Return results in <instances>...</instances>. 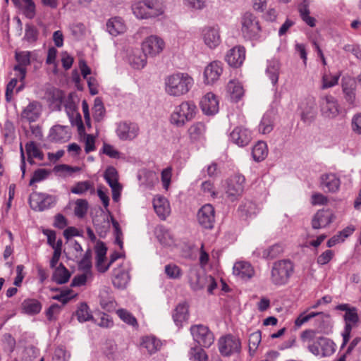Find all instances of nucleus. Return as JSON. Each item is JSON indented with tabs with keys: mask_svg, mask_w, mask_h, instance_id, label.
Instances as JSON below:
<instances>
[{
	"mask_svg": "<svg viewBox=\"0 0 361 361\" xmlns=\"http://www.w3.org/2000/svg\"><path fill=\"white\" fill-rule=\"evenodd\" d=\"M194 80L188 73H178L169 75L164 80L166 94L172 97H180L187 94L192 88Z\"/></svg>",
	"mask_w": 361,
	"mask_h": 361,
	"instance_id": "nucleus-1",
	"label": "nucleus"
},
{
	"mask_svg": "<svg viewBox=\"0 0 361 361\" xmlns=\"http://www.w3.org/2000/svg\"><path fill=\"white\" fill-rule=\"evenodd\" d=\"M294 271L293 263L290 259L274 262L271 269L270 280L275 286L286 284Z\"/></svg>",
	"mask_w": 361,
	"mask_h": 361,
	"instance_id": "nucleus-2",
	"label": "nucleus"
},
{
	"mask_svg": "<svg viewBox=\"0 0 361 361\" xmlns=\"http://www.w3.org/2000/svg\"><path fill=\"white\" fill-rule=\"evenodd\" d=\"M196 110L197 107L192 102H183L175 108L170 121L177 127H182L195 117Z\"/></svg>",
	"mask_w": 361,
	"mask_h": 361,
	"instance_id": "nucleus-3",
	"label": "nucleus"
},
{
	"mask_svg": "<svg viewBox=\"0 0 361 361\" xmlns=\"http://www.w3.org/2000/svg\"><path fill=\"white\" fill-rule=\"evenodd\" d=\"M309 351L316 356L326 357L335 352V343L328 338L319 336L307 345Z\"/></svg>",
	"mask_w": 361,
	"mask_h": 361,
	"instance_id": "nucleus-4",
	"label": "nucleus"
},
{
	"mask_svg": "<svg viewBox=\"0 0 361 361\" xmlns=\"http://www.w3.org/2000/svg\"><path fill=\"white\" fill-rule=\"evenodd\" d=\"M190 332L193 340L204 348H209L214 341V336L209 328L202 324L192 325L190 327Z\"/></svg>",
	"mask_w": 361,
	"mask_h": 361,
	"instance_id": "nucleus-5",
	"label": "nucleus"
},
{
	"mask_svg": "<svg viewBox=\"0 0 361 361\" xmlns=\"http://www.w3.org/2000/svg\"><path fill=\"white\" fill-rule=\"evenodd\" d=\"M241 31L243 37L247 39H253L257 37L261 28L257 18L251 13H245L241 19Z\"/></svg>",
	"mask_w": 361,
	"mask_h": 361,
	"instance_id": "nucleus-6",
	"label": "nucleus"
},
{
	"mask_svg": "<svg viewBox=\"0 0 361 361\" xmlns=\"http://www.w3.org/2000/svg\"><path fill=\"white\" fill-rule=\"evenodd\" d=\"M29 200L32 209L42 212L54 207L56 197L49 194L34 192L30 195Z\"/></svg>",
	"mask_w": 361,
	"mask_h": 361,
	"instance_id": "nucleus-7",
	"label": "nucleus"
},
{
	"mask_svg": "<svg viewBox=\"0 0 361 361\" xmlns=\"http://www.w3.org/2000/svg\"><path fill=\"white\" fill-rule=\"evenodd\" d=\"M218 345L220 353L226 357L238 353L241 350L240 339L231 334L221 337L218 341Z\"/></svg>",
	"mask_w": 361,
	"mask_h": 361,
	"instance_id": "nucleus-8",
	"label": "nucleus"
},
{
	"mask_svg": "<svg viewBox=\"0 0 361 361\" xmlns=\"http://www.w3.org/2000/svg\"><path fill=\"white\" fill-rule=\"evenodd\" d=\"M36 59L35 54L30 51H16L15 59L17 64L14 66L13 70L19 73L18 77L20 81L23 82L27 73L26 67L31 63V61Z\"/></svg>",
	"mask_w": 361,
	"mask_h": 361,
	"instance_id": "nucleus-9",
	"label": "nucleus"
},
{
	"mask_svg": "<svg viewBox=\"0 0 361 361\" xmlns=\"http://www.w3.org/2000/svg\"><path fill=\"white\" fill-rule=\"evenodd\" d=\"M319 107L322 114L326 118H333L339 114V105L337 99L330 94L321 96Z\"/></svg>",
	"mask_w": 361,
	"mask_h": 361,
	"instance_id": "nucleus-10",
	"label": "nucleus"
},
{
	"mask_svg": "<svg viewBox=\"0 0 361 361\" xmlns=\"http://www.w3.org/2000/svg\"><path fill=\"white\" fill-rule=\"evenodd\" d=\"M245 182V178L241 174H235L228 179L226 194L231 201L235 200L242 195Z\"/></svg>",
	"mask_w": 361,
	"mask_h": 361,
	"instance_id": "nucleus-11",
	"label": "nucleus"
},
{
	"mask_svg": "<svg viewBox=\"0 0 361 361\" xmlns=\"http://www.w3.org/2000/svg\"><path fill=\"white\" fill-rule=\"evenodd\" d=\"M165 43L164 40L157 35L147 37L142 43V49L148 56L154 57L159 54L164 49Z\"/></svg>",
	"mask_w": 361,
	"mask_h": 361,
	"instance_id": "nucleus-12",
	"label": "nucleus"
},
{
	"mask_svg": "<svg viewBox=\"0 0 361 361\" xmlns=\"http://www.w3.org/2000/svg\"><path fill=\"white\" fill-rule=\"evenodd\" d=\"M199 224L205 229H212L215 223V210L210 204L203 205L197 214Z\"/></svg>",
	"mask_w": 361,
	"mask_h": 361,
	"instance_id": "nucleus-13",
	"label": "nucleus"
},
{
	"mask_svg": "<svg viewBox=\"0 0 361 361\" xmlns=\"http://www.w3.org/2000/svg\"><path fill=\"white\" fill-rule=\"evenodd\" d=\"M139 127L135 123L121 122L116 128V135L122 140H132L139 133Z\"/></svg>",
	"mask_w": 361,
	"mask_h": 361,
	"instance_id": "nucleus-14",
	"label": "nucleus"
},
{
	"mask_svg": "<svg viewBox=\"0 0 361 361\" xmlns=\"http://www.w3.org/2000/svg\"><path fill=\"white\" fill-rule=\"evenodd\" d=\"M301 120L306 123L314 121L317 115L316 101L314 97L306 98L300 104Z\"/></svg>",
	"mask_w": 361,
	"mask_h": 361,
	"instance_id": "nucleus-15",
	"label": "nucleus"
},
{
	"mask_svg": "<svg viewBox=\"0 0 361 361\" xmlns=\"http://www.w3.org/2000/svg\"><path fill=\"white\" fill-rule=\"evenodd\" d=\"M202 38L204 44L210 49H215L221 43V36L218 26H207L202 29Z\"/></svg>",
	"mask_w": 361,
	"mask_h": 361,
	"instance_id": "nucleus-16",
	"label": "nucleus"
},
{
	"mask_svg": "<svg viewBox=\"0 0 361 361\" xmlns=\"http://www.w3.org/2000/svg\"><path fill=\"white\" fill-rule=\"evenodd\" d=\"M245 59V49L243 47H234L225 56V60L230 66L240 67Z\"/></svg>",
	"mask_w": 361,
	"mask_h": 361,
	"instance_id": "nucleus-17",
	"label": "nucleus"
},
{
	"mask_svg": "<svg viewBox=\"0 0 361 361\" xmlns=\"http://www.w3.org/2000/svg\"><path fill=\"white\" fill-rule=\"evenodd\" d=\"M231 141L240 147L247 145L252 140V133L247 128L238 126L230 134Z\"/></svg>",
	"mask_w": 361,
	"mask_h": 361,
	"instance_id": "nucleus-18",
	"label": "nucleus"
},
{
	"mask_svg": "<svg viewBox=\"0 0 361 361\" xmlns=\"http://www.w3.org/2000/svg\"><path fill=\"white\" fill-rule=\"evenodd\" d=\"M223 73L222 63L220 61H214L207 65L204 71L205 83L209 85L214 83L219 79Z\"/></svg>",
	"mask_w": 361,
	"mask_h": 361,
	"instance_id": "nucleus-19",
	"label": "nucleus"
},
{
	"mask_svg": "<svg viewBox=\"0 0 361 361\" xmlns=\"http://www.w3.org/2000/svg\"><path fill=\"white\" fill-rule=\"evenodd\" d=\"M202 111L207 115H214L219 111V101L215 94L209 92L200 101Z\"/></svg>",
	"mask_w": 361,
	"mask_h": 361,
	"instance_id": "nucleus-20",
	"label": "nucleus"
},
{
	"mask_svg": "<svg viewBox=\"0 0 361 361\" xmlns=\"http://www.w3.org/2000/svg\"><path fill=\"white\" fill-rule=\"evenodd\" d=\"M41 113V104L37 101H32L23 109L21 113V117L32 123L36 121L39 118Z\"/></svg>",
	"mask_w": 361,
	"mask_h": 361,
	"instance_id": "nucleus-21",
	"label": "nucleus"
},
{
	"mask_svg": "<svg viewBox=\"0 0 361 361\" xmlns=\"http://www.w3.org/2000/svg\"><path fill=\"white\" fill-rule=\"evenodd\" d=\"M188 281L193 290L202 289L208 281V277L201 274L197 269H190L188 273Z\"/></svg>",
	"mask_w": 361,
	"mask_h": 361,
	"instance_id": "nucleus-22",
	"label": "nucleus"
},
{
	"mask_svg": "<svg viewBox=\"0 0 361 361\" xmlns=\"http://www.w3.org/2000/svg\"><path fill=\"white\" fill-rule=\"evenodd\" d=\"M49 140L55 142H65L71 138L69 128L64 126H54L50 130Z\"/></svg>",
	"mask_w": 361,
	"mask_h": 361,
	"instance_id": "nucleus-23",
	"label": "nucleus"
},
{
	"mask_svg": "<svg viewBox=\"0 0 361 361\" xmlns=\"http://www.w3.org/2000/svg\"><path fill=\"white\" fill-rule=\"evenodd\" d=\"M334 214L329 210H319L312 220V226L314 229L326 227L333 221Z\"/></svg>",
	"mask_w": 361,
	"mask_h": 361,
	"instance_id": "nucleus-24",
	"label": "nucleus"
},
{
	"mask_svg": "<svg viewBox=\"0 0 361 361\" xmlns=\"http://www.w3.org/2000/svg\"><path fill=\"white\" fill-rule=\"evenodd\" d=\"M281 70V63L278 59L267 60L265 74L274 87L276 86Z\"/></svg>",
	"mask_w": 361,
	"mask_h": 361,
	"instance_id": "nucleus-25",
	"label": "nucleus"
},
{
	"mask_svg": "<svg viewBox=\"0 0 361 361\" xmlns=\"http://www.w3.org/2000/svg\"><path fill=\"white\" fill-rule=\"evenodd\" d=\"M321 188L325 192H335L340 186V180L334 173L324 174L321 176Z\"/></svg>",
	"mask_w": 361,
	"mask_h": 361,
	"instance_id": "nucleus-26",
	"label": "nucleus"
},
{
	"mask_svg": "<svg viewBox=\"0 0 361 361\" xmlns=\"http://www.w3.org/2000/svg\"><path fill=\"white\" fill-rule=\"evenodd\" d=\"M233 274L243 280H248L254 275V269L251 264L245 262H236L233 268Z\"/></svg>",
	"mask_w": 361,
	"mask_h": 361,
	"instance_id": "nucleus-27",
	"label": "nucleus"
},
{
	"mask_svg": "<svg viewBox=\"0 0 361 361\" xmlns=\"http://www.w3.org/2000/svg\"><path fill=\"white\" fill-rule=\"evenodd\" d=\"M147 56L141 49H134L128 56L130 64L135 69H142L147 64Z\"/></svg>",
	"mask_w": 361,
	"mask_h": 361,
	"instance_id": "nucleus-28",
	"label": "nucleus"
},
{
	"mask_svg": "<svg viewBox=\"0 0 361 361\" xmlns=\"http://www.w3.org/2000/svg\"><path fill=\"white\" fill-rule=\"evenodd\" d=\"M355 82L350 78L342 80V90L344 98L350 104H354L355 101Z\"/></svg>",
	"mask_w": 361,
	"mask_h": 361,
	"instance_id": "nucleus-29",
	"label": "nucleus"
},
{
	"mask_svg": "<svg viewBox=\"0 0 361 361\" xmlns=\"http://www.w3.org/2000/svg\"><path fill=\"white\" fill-rule=\"evenodd\" d=\"M153 207L156 214L161 219H165L170 214V206L168 200L163 197H158L153 200Z\"/></svg>",
	"mask_w": 361,
	"mask_h": 361,
	"instance_id": "nucleus-30",
	"label": "nucleus"
},
{
	"mask_svg": "<svg viewBox=\"0 0 361 361\" xmlns=\"http://www.w3.org/2000/svg\"><path fill=\"white\" fill-rule=\"evenodd\" d=\"M310 0H301L298 6V10L302 20L309 26L313 27L316 25V19L310 16Z\"/></svg>",
	"mask_w": 361,
	"mask_h": 361,
	"instance_id": "nucleus-31",
	"label": "nucleus"
},
{
	"mask_svg": "<svg viewBox=\"0 0 361 361\" xmlns=\"http://www.w3.org/2000/svg\"><path fill=\"white\" fill-rule=\"evenodd\" d=\"M147 18H156L164 12V6L160 0H145Z\"/></svg>",
	"mask_w": 361,
	"mask_h": 361,
	"instance_id": "nucleus-32",
	"label": "nucleus"
},
{
	"mask_svg": "<svg viewBox=\"0 0 361 361\" xmlns=\"http://www.w3.org/2000/svg\"><path fill=\"white\" fill-rule=\"evenodd\" d=\"M126 29L123 20L119 17L112 18L106 23V30L113 36L123 33Z\"/></svg>",
	"mask_w": 361,
	"mask_h": 361,
	"instance_id": "nucleus-33",
	"label": "nucleus"
},
{
	"mask_svg": "<svg viewBox=\"0 0 361 361\" xmlns=\"http://www.w3.org/2000/svg\"><path fill=\"white\" fill-rule=\"evenodd\" d=\"M335 310L345 312L344 320L345 322L356 324L359 320L357 309L355 307H350L348 304L343 303L338 305Z\"/></svg>",
	"mask_w": 361,
	"mask_h": 361,
	"instance_id": "nucleus-34",
	"label": "nucleus"
},
{
	"mask_svg": "<svg viewBox=\"0 0 361 361\" xmlns=\"http://www.w3.org/2000/svg\"><path fill=\"white\" fill-rule=\"evenodd\" d=\"M23 312L28 315H35L42 310L41 302L34 298L25 299L21 304Z\"/></svg>",
	"mask_w": 361,
	"mask_h": 361,
	"instance_id": "nucleus-35",
	"label": "nucleus"
},
{
	"mask_svg": "<svg viewBox=\"0 0 361 361\" xmlns=\"http://www.w3.org/2000/svg\"><path fill=\"white\" fill-rule=\"evenodd\" d=\"M172 317L176 326H182V323L188 318V306L187 303H179L174 310Z\"/></svg>",
	"mask_w": 361,
	"mask_h": 361,
	"instance_id": "nucleus-36",
	"label": "nucleus"
},
{
	"mask_svg": "<svg viewBox=\"0 0 361 361\" xmlns=\"http://www.w3.org/2000/svg\"><path fill=\"white\" fill-rule=\"evenodd\" d=\"M71 277L70 271L61 263L55 268L52 274V280L57 284H64L67 283Z\"/></svg>",
	"mask_w": 361,
	"mask_h": 361,
	"instance_id": "nucleus-37",
	"label": "nucleus"
},
{
	"mask_svg": "<svg viewBox=\"0 0 361 361\" xmlns=\"http://www.w3.org/2000/svg\"><path fill=\"white\" fill-rule=\"evenodd\" d=\"M226 90L231 99L235 102H238L244 93L242 85L238 81L231 80L227 85Z\"/></svg>",
	"mask_w": 361,
	"mask_h": 361,
	"instance_id": "nucleus-38",
	"label": "nucleus"
},
{
	"mask_svg": "<svg viewBox=\"0 0 361 361\" xmlns=\"http://www.w3.org/2000/svg\"><path fill=\"white\" fill-rule=\"evenodd\" d=\"M96 258L97 266L99 271L105 272L108 269V267H103L102 263L104 261L107 248L104 243L98 242L96 245Z\"/></svg>",
	"mask_w": 361,
	"mask_h": 361,
	"instance_id": "nucleus-39",
	"label": "nucleus"
},
{
	"mask_svg": "<svg viewBox=\"0 0 361 361\" xmlns=\"http://www.w3.org/2000/svg\"><path fill=\"white\" fill-rule=\"evenodd\" d=\"M274 127V116L272 112H266L259 125V131L262 134H268L272 131Z\"/></svg>",
	"mask_w": 361,
	"mask_h": 361,
	"instance_id": "nucleus-40",
	"label": "nucleus"
},
{
	"mask_svg": "<svg viewBox=\"0 0 361 361\" xmlns=\"http://www.w3.org/2000/svg\"><path fill=\"white\" fill-rule=\"evenodd\" d=\"M252 157L256 161L264 160L268 154V149L266 142L259 141L252 148Z\"/></svg>",
	"mask_w": 361,
	"mask_h": 361,
	"instance_id": "nucleus-41",
	"label": "nucleus"
},
{
	"mask_svg": "<svg viewBox=\"0 0 361 361\" xmlns=\"http://www.w3.org/2000/svg\"><path fill=\"white\" fill-rule=\"evenodd\" d=\"M15 4H19L24 15L29 19L35 15V5L32 0H12Z\"/></svg>",
	"mask_w": 361,
	"mask_h": 361,
	"instance_id": "nucleus-42",
	"label": "nucleus"
},
{
	"mask_svg": "<svg viewBox=\"0 0 361 361\" xmlns=\"http://www.w3.org/2000/svg\"><path fill=\"white\" fill-rule=\"evenodd\" d=\"M205 133V126L201 122H197L192 125L188 129V133L192 140H200L204 137Z\"/></svg>",
	"mask_w": 361,
	"mask_h": 361,
	"instance_id": "nucleus-43",
	"label": "nucleus"
},
{
	"mask_svg": "<svg viewBox=\"0 0 361 361\" xmlns=\"http://www.w3.org/2000/svg\"><path fill=\"white\" fill-rule=\"evenodd\" d=\"M26 152L28 156V161L32 164L34 163L32 158H37L39 160L44 159L43 153L39 149L33 141H30L25 145Z\"/></svg>",
	"mask_w": 361,
	"mask_h": 361,
	"instance_id": "nucleus-44",
	"label": "nucleus"
},
{
	"mask_svg": "<svg viewBox=\"0 0 361 361\" xmlns=\"http://www.w3.org/2000/svg\"><path fill=\"white\" fill-rule=\"evenodd\" d=\"M257 210L256 204L249 200L243 202L238 208L240 215L242 216H245L246 218L255 215Z\"/></svg>",
	"mask_w": 361,
	"mask_h": 361,
	"instance_id": "nucleus-45",
	"label": "nucleus"
},
{
	"mask_svg": "<svg viewBox=\"0 0 361 361\" xmlns=\"http://www.w3.org/2000/svg\"><path fill=\"white\" fill-rule=\"evenodd\" d=\"M142 345L149 353H156L161 347V341L154 336H146L143 338Z\"/></svg>",
	"mask_w": 361,
	"mask_h": 361,
	"instance_id": "nucleus-46",
	"label": "nucleus"
},
{
	"mask_svg": "<svg viewBox=\"0 0 361 361\" xmlns=\"http://www.w3.org/2000/svg\"><path fill=\"white\" fill-rule=\"evenodd\" d=\"M156 235L161 244L169 246L173 243V238L170 232L164 226H159L156 229Z\"/></svg>",
	"mask_w": 361,
	"mask_h": 361,
	"instance_id": "nucleus-47",
	"label": "nucleus"
},
{
	"mask_svg": "<svg viewBox=\"0 0 361 361\" xmlns=\"http://www.w3.org/2000/svg\"><path fill=\"white\" fill-rule=\"evenodd\" d=\"M340 74L331 75L330 73H324L322 77L321 89L326 90L336 85L338 82Z\"/></svg>",
	"mask_w": 361,
	"mask_h": 361,
	"instance_id": "nucleus-48",
	"label": "nucleus"
},
{
	"mask_svg": "<svg viewBox=\"0 0 361 361\" xmlns=\"http://www.w3.org/2000/svg\"><path fill=\"white\" fill-rule=\"evenodd\" d=\"M75 316L79 322L93 321L94 318L89 311V307L86 303H81L75 312Z\"/></svg>",
	"mask_w": 361,
	"mask_h": 361,
	"instance_id": "nucleus-49",
	"label": "nucleus"
},
{
	"mask_svg": "<svg viewBox=\"0 0 361 361\" xmlns=\"http://www.w3.org/2000/svg\"><path fill=\"white\" fill-rule=\"evenodd\" d=\"M104 178L109 187L117 186L118 183V175L116 169L114 166H109L104 171Z\"/></svg>",
	"mask_w": 361,
	"mask_h": 361,
	"instance_id": "nucleus-50",
	"label": "nucleus"
},
{
	"mask_svg": "<svg viewBox=\"0 0 361 361\" xmlns=\"http://www.w3.org/2000/svg\"><path fill=\"white\" fill-rule=\"evenodd\" d=\"M132 11L137 18L147 19L145 0L133 3L132 4Z\"/></svg>",
	"mask_w": 361,
	"mask_h": 361,
	"instance_id": "nucleus-51",
	"label": "nucleus"
},
{
	"mask_svg": "<svg viewBox=\"0 0 361 361\" xmlns=\"http://www.w3.org/2000/svg\"><path fill=\"white\" fill-rule=\"evenodd\" d=\"M87 190H90L91 194L94 193V188L88 180L80 181L71 189V192L76 195H82Z\"/></svg>",
	"mask_w": 361,
	"mask_h": 361,
	"instance_id": "nucleus-52",
	"label": "nucleus"
},
{
	"mask_svg": "<svg viewBox=\"0 0 361 361\" xmlns=\"http://www.w3.org/2000/svg\"><path fill=\"white\" fill-rule=\"evenodd\" d=\"M201 347L195 346L190 348L189 351L190 361H207L208 355Z\"/></svg>",
	"mask_w": 361,
	"mask_h": 361,
	"instance_id": "nucleus-53",
	"label": "nucleus"
},
{
	"mask_svg": "<svg viewBox=\"0 0 361 361\" xmlns=\"http://www.w3.org/2000/svg\"><path fill=\"white\" fill-rule=\"evenodd\" d=\"M92 111L94 121L97 122H100L105 115V109L100 98H95Z\"/></svg>",
	"mask_w": 361,
	"mask_h": 361,
	"instance_id": "nucleus-54",
	"label": "nucleus"
},
{
	"mask_svg": "<svg viewBox=\"0 0 361 361\" xmlns=\"http://www.w3.org/2000/svg\"><path fill=\"white\" fill-rule=\"evenodd\" d=\"M262 341V335L260 331H256L252 333L249 336V353L251 356L255 353L259 343Z\"/></svg>",
	"mask_w": 361,
	"mask_h": 361,
	"instance_id": "nucleus-55",
	"label": "nucleus"
},
{
	"mask_svg": "<svg viewBox=\"0 0 361 361\" xmlns=\"http://www.w3.org/2000/svg\"><path fill=\"white\" fill-rule=\"evenodd\" d=\"M117 315L125 323L133 327L137 326L136 318L128 310L125 309H119L116 311Z\"/></svg>",
	"mask_w": 361,
	"mask_h": 361,
	"instance_id": "nucleus-56",
	"label": "nucleus"
},
{
	"mask_svg": "<svg viewBox=\"0 0 361 361\" xmlns=\"http://www.w3.org/2000/svg\"><path fill=\"white\" fill-rule=\"evenodd\" d=\"M164 272L171 279H180L183 274L181 269L175 264H166L164 267Z\"/></svg>",
	"mask_w": 361,
	"mask_h": 361,
	"instance_id": "nucleus-57",
	"label": "nucleus"
},
{
	"mask_svg": "<svg viewBox=\"0 0 361 361\" xmlns=\"http://www.w3.org/2000/svg\"><path fill=\"white\" fill-rule=\"evenodd\" d=\"M283 252V247L281 244H275L263 251V257L267 259L277 257Z\"/></svg>",
	"mask_w": 361,
	"mask_h": 361,
	"instance_id": "nucleus-58",
	"label": "nucleus"
},
{
	"mask_svg": "<svg viewBox=\"0 0 361 361\" xmlns=\"http://www.w3.org/2000/svg\"><path fill=\"white\" fill-rule=\"evenodd\" d=\"M92 252L88 249L85 253L83 257L79 262V268L87 274H91L90 269L92 267L91 263Z\"/></svg>",
	"mask_w": 361,
	"mask_h": 361,
	"instance_id": "nucleus-59",
	"label": "nucleus"
},
{
	"mask_svg": "<svg viewBox=\"0 0 361 361\" xmlns=\"http://www.w3.org/2000/svg\"><path fill=\"white\" fill-rule=\"evenodd\" d=\"M50 172L46 169H38L33 173L32 177L30 180V185H32L35 183L41 182L47 179Z\"/></svg>",
	"mask_w": 361,
	"mask_h": 361,
	"instance_id": "nucleus-60",
	"label": "nucleus"
},
{
	"mask_svg": "<svg viewBox=\"0 0 361 361\" xmlns=\"http://www.w3.org/2000/svg\"><path fill=\"white\" fill-rule=\"evenodd\" d=\"M88 203L86 200L80 199L75 202L74 213L79 218H82L87 213Z\"/></svg>",
	"mask_w": 361,
	"mask_h": 361,
	"instance_id": "nucleus-61",
	"label": "nucleus"
},
{
	"mask_svg": "<svg viewBox=\"0 0 361 361\" xmlns=\"http://www.w3.org/2000/svg\"><path fill=\"white\" fill-rule=\"evenodd\" d=\"M38 30L37 28L30 24H27L25 26V33L24 36V39L28 42H36L38 38Z\"/></svg>",
	"mask_w": 361,
	"mask_h": 361,
	"instance_id": "nucleus-62",
	"label": "nucleus"
},
{
	"mask_svg": "<svg viewBox=\"0 0 361 361\" xmlns=\"http://www.w3.org/2000/svg\"><path fill=\"white\" fill-rule=\"evenodd\" d=\"M64 106L71 124H74L73 116L75 114L78 113L76 111L77 106L71 97L66 101Z\"/></svg>",
	"mask_w": 361,
	"mask_h": 361,
	"instance_id": "nucleus-63",
	"label": "nucleus"
},
{
	"mask_svg": "<svg viewBox=\"0 0 361 361\" xmlns=\"http://www.w3.org/2000/svg\"><path fill=\"white\" fill-rule=\"evenodd\" d=\"M70 354L63 348L59 347L56 348L52 361H68Z\"/></svg>",
	"mask_w": 361,
	"mask_h": 361,
	"instance_id": "nucleus-64",
	"label": "nucleus"
}]
</instances>
